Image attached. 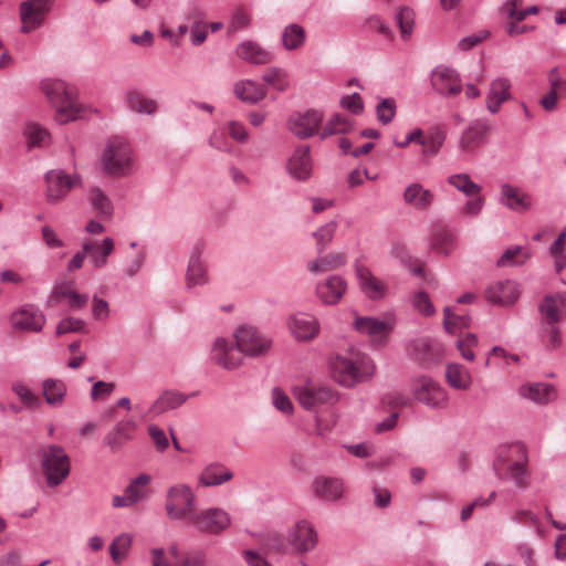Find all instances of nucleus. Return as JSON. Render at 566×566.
<instances>
[{"label":"nucleus","instance_id":"79ce46f5","mask_svg":"<svg viewBox=\"0 0 566 566\" xmlns=\"http://www.w3.org/2000/svg\"><path fill=\"white\" fill-rule=\"evenodd\" d=\"M20 19L22 21L21 32L30 33L39 28L44 21V14L30 8V3L20 4Z\"/></svg>","mask_w":566,"mask_h":566},{"label":"nucleus","instance_id":"4c0bfd02","mask_svg":"<svg viewBox=\"0 0 566 566\" xmlns=\"http://www.w3.org/2000/svg\"><path fill=\"white\" fill-rule=\"evenodd\" d=\"M447 138L446 130L440 125H434L428 129L427 136L423 135V144H420L423 154L434 156L442 148Z\"/></svg>","mask_w":566,"mask_h":566},{"label":"nucleus","instance_id":"2f4dec72","mask_svg":"<svg viewBox=\"0 0 566 566\" xmlns=\"http://www.w3.org/2000/svg\"><path fill=\"white\" fill-rule=\"evenodd\" d=\"M233 473L221 463H211L207 465L198 478V484L200 486H217L227 481H230Z\"/></svg>","mask_w":566,"mask_h":566},{"label":"nucleus","instance_id":"1a4fd4ad","mask_svg":"<svg viewBox=\"0 0 566 566\" xmlns=\"http://www.w3.org/2000/svg\"><path fill=\"white\" fill-rule=\"evenodd\" d=\"M189 523L200 533L219 535L231 525V517L220 507H209L193 512Z\"/></svg>","mask_w":566,"mask_h":566},{"label":"nucleus","instance_id":"338daca9","mask_svg":"<svg viewBox=\"0 0 566 566\" xmlns=\"http://www.w3.org/2000/svg\"><path fill=\"white\" fill-rule=\"evenodd\" d=\"M340 105L356 115L363 113L364 111V103L358 93L344 96L340 99Z\"/></svg>","mask_w":566,"mask_h":566},{"label":"nucleus","instance_id":"864d4df0","mask_svg":"<svg viewBox=\"0 0 566 566\" xmlns=\"http://www.w3.org/2000/svg\"><path fill=\"white\" fill-rule=\"evenodd\" d=\"M397 23L400 29L401 38L403 40L409 39L412 33L413 23H415V12L412 9L408 7L400 8L397 14Z\"/></svg>","mask_w":566,"mask_h":566},{"label":"nucleus","instance_id":"9d476101","mask_svg":"<svg viewBox=\"0 0 566 566\" xmlns=\"http://www.w3.org/2000/svg\"><path fill=\"white\" fill-rule=\"evenodd\" d=\"M45 199L51 205L64 200L70 190L80 182L78 176L67 175L62 169H52L45 174Z\"/></svg>","mask_w":566,"mask_h":566},{"label":"nucleus","instance_id":"3c124183","mask_svg":"<svg viewBox=\"0 0 566 566\" xmlns=\"http://www.w3.org/2000/svg\"><path fill=\"white\" fill-rule=\"evenodd\" d=\"M133 543V537L123 533L115 537L109 546V553L114 563L119 564L126 557Z\"/></svg>","mask_w":566,"mask_h":566},{"label":"nucleus","instance_id":"72a5a7b5","mask_svg":"<svg viewBox=\"0 0 566 566\" xmlns=\"http://www.w3.org/2000/svg\"><path fill=\"white\" fill-rule=\"evenodd\" d=\"M127 107L138 114L153 115L157 111L156 101L148 98L143 92L132 88L124 95Z\"/></svg>","mask_w":566,"mask_h":566},{"label":"nucleus","instance_id":"7ed1b4c3","mask_svg":"<svg viewBox=\"0 0 566 566\" xmlns=\"http://www.w3.org/2000/svg\"><path fill=\"white\" fill-rule=\"evenodd\" d=\"M526 465L527 452L522 444L502 448L493 463L495 473L501 480H512L520 489L528 485Z\"/></svg>","mask_w":566,"mask_h":566},{"label":"nucleus","instance_id":"f257e3e1","mask_svg":"<svg viewBox=\"0 0 566 566\" xmlns=\"http://www.w3.org/2000/svg\"><path fill=\"white\" fill-rule=\"evenodd\" d=\"M234 337V343L217 338L212 347L211 359L224 369L238 368L242 364L243 355L263 356L271 347V340L252 326H240Z\"/></svg>","mask_w":566,"mask_h":566},{"label":"nucleus","instance_id":"393cba45","mask_svg":"<svg viewBox=\"0 0 566 566\" xmlns=\"http://www.w3.org/2000/svg\"><path fill=\"white\" fill-rule=\"evenodd\" d=\"M500 202L516 212H525L532 206V199L527 193L509 184L501 187Z\"/></svg>","mask_w":566,"mask_h":566},{"label":"nucleus","instance_id":"052dcab7","mask_svg":"<svg viewBox=\"0 0 566 566\" xmlns=\"http://www.w3.org/2000/svg\"><path fill=\"white\" fill-rule=\"evenodd\" d=\"M478 345V337L475 334H467L464 338L457 342V347L460 350L462 357L469 361L474 360V353L472 348Z\"/></svg>","mask_w":566,"mask_h":566},{"label":"nucleus","instance_id":"e433bc0d","mask_svg":"<svg viewBox=\"0 0 566 566\" xmlns=\"http://www.w3.org/2000/svg\"><path fill=\"white\" fill-rule=\"evenodd\" d=\"M42 391L46 403L60 406L66 395V386L62 380L49 378L43 380Z\"/></svg>","mask_w":566,"mask_h":566},{"label":"nucleus","instance_id":"13d9d810","mask_svg":"<svg viewBox=\"0 0 566 566\" xmlns=\"http://www.w3.org/2000/svg\"><path fill=\"white\" fill-rule=\"evenodd\" d=\"M73 332H86L85 322L75 317H65L56 326V335H63Z\"/></svg>","mask_w":566,"mask_h":566},{"label":"nucleus","instance_id":"bf43d9fd","mask_svg":"<svg viewBox=\"0 0 566 566\" xmlns=\"http://www.w3.org/2000/svg\"><path fill=\"white\" fill-rule=\"evenodd\" d=\"M444 318L443 326L448 333H453L455 327H467L469 325V317L465 315H457L451 312L449 307L443 310Z\"/></svg>","mask_w":566,"mask_h":566},{"label":"nucleus","instance_id":"423d86ee","mask_svg":"<svg viewBox=\"0 0 566 566\" xmlns=\"http://www.w3.org/2000/svg\"><path fill=\"white\" fill-rule=\"evenodd\" d=\"M41 464L49 486L60 485L71 471L70 458L57 444H51L43 450Z\"/></svg>","mask_w":566,"mask_h":566},{"label":"nucleus","instance_id":"0e129e2a","mask_svg":"<svg viewBox=\"0 0 566 566\" xmlns=\"http://www.w3.org/2000/svg\"><path fill=\"white\" fill-rule=\"evenodd\" d=\"M115 389V385L113 382H106L103 380L96 381L91 391V398L93 400L106 399Z\"/></svg>","mask_w":566,"mask_h":566},{"label":"nucleus","instance_id":"cd10ccee","mask_svg":"<svg viewBox=\"0 0 566 566\" xmlns=\"http://www.w3.org/2000/svg\"><path fill=\"white\" fill-rule=\"evenodd\" d=\"M203 245L201 242H198L191 252L186 281L188 287H193L196 285H202L207 283V270L205 264L200 261V255L202 253Z\"/></svg>","mask_w":566,"mask_h":566},{"label":"nucleus","instance_id":"b1692460","mask_svg":"<svg viewBox=\"0 0 566 566\" xmlns=\"http://www.w3.org/2000/svg\"><path fill=\"white\" fill-rule=\"evenodd\" d=\"M346 287L347 285L343 277L332 275L316 286V294L324 304L334 305L340 301Z\"/></svg>","mask_w":566,"mask_h":566},{"label":"nucleus","instance_id":"2eb2a0df","mask_svg":"<svg viewBox=\"0 0 566 566\" xmlns=\"http://www.w3.org/2000/svg\"><path fill=\"white\" fill-rule=\"evenodd\" d=\"M431 84L443 96H455L462 91L459 74L448 66H438L432 71Z\"/></svg>","mask_w":566,"mask_h":566},{"label":"nucleus","instance_id":"412c9836","mask_svg":"<svg viewBox=\"0 0 566 566\" xmlns=\"http://www.w3.org/2000/svg\"><path fill=\"white\" fill-rule=\"evenodd\" d=\"M355 270L359 286L369 300H380L386 295L387 285L377 279L367 266L356 264Z\"/></svg>","mask_w":566,"mask_h":566},{"label":"nucleus","instance_id":"c85d7f7f","mask_svg":"<svg viewBox=\"0 0 566 566\" xmlns=\"http://www.w3.org/2000/svg\"><path fill=\"white\" fill-rule=\"evenodd\" d=\"M135 429L136 423L132 419L120 420L105 436L104 442L112 451H117L133 438Z\"/></svg>","mask_w":566,"mask_h":566},{"label":"nucleus","instance_id":"6e6552de","mask_svg":"<svg viewBox=\"0 0 566 566\" xmlns=\"http://www.w3.org/2000/svg\"><path fill=\"white\" fill-rule=\"evenodd\" d=\"M415 399L430 408H443L448 401L446 390L429 376H416L410 382Z\"/></svg>","mask_w":566,"mask_h":566},{"label":"nucleus","instance_id":"de8ad7c7","mask_svg":"<svg viewBox=\"0 0 566 566\" xmlns=\"http://www.w3.org/2000/svg\"><path fill=\"white\" fill-rule=\"evenodd\" d=\"M531 254L521 245H513L504 251L497 260V266H515L524 264Z\"/></svg>","mask_w":566,"mask_h":566},{"label":"nucleus","instance_id":"69168bd1","mask_svg":"<svg viewBox=\"0 0 566 566\" xmlns=\"http://www.w3.org/2000/svg\"><path fill=\"white\" fill-rule=\"evenodd\" d=\"M413 305L424 316H431L434 313V307L428 294L424 292L416 294Z\"/></svg>","mask_w":566,"mask_h":566},{"label":"nucleus","instance_id":"5fc2aeb1","mask_svg":"<svg viewBox=\"0 0 566 566\" xmlns=\"http://www.w3.org/2000/svg\"><path fill=\"white\" fill-rule=\"evenodd\" d=\"M24 135L30 147L42 146L50 137L46 129L34 123H29L25 126Z\"/></svg>","mask_w":566,"mask_h":566},{"label":"nucleus","instance_id":"c756f323","mask_svg":"<svg viewBox=\"0 0 566 566\" xmlns=\"http://www.w3.org/2000/svg\"><path fill=\"white\" fill-rule=\"evenodd\" d=\"M84 248L92 265L101 269L107 264V256L114 251V241L111 238H105L102 242L87 241Z\"/></svg>","mask_w":566,"mask_h":566},{"label":"nucleus","instance_id":"ea45409f","mask_svg":"<svg viewBox=\"0 0 566 566\" xmlns=\"http://www.w3.org/2000/svg\"><path fill=\"white\" fill-rule=\"evenodd\" d=\"M186 400L187 397L181 392L166 391L153 403L150 412L163 413L181 406Z\"/></svg>","mask_w":566,"mask_h":566},{"label":"nucleus","instance_id":"a18cd8bd","mask_svg":"<svg viewBox=\"0 0 566 566\" xmlns=\"http://www.w3.org/2000/svg\"><path fill=\"white\" fill-rule=\"evenodd\" d=\"M337 228H338L337 221L331 220L312 233V235L315 240V243H316L318 254H321L327 248V245L333 241Z\"/></svg>","mask_w":566,"mask_h":566},{"label":"nucleus","instance_id":"774afa93","mask_svg":"<svg viewBox=\"0 0 566 566\" xmlns=\"http://www.w3.org/2000/svg\"><path fill=\"white\" fill-rule=\"evenodd\" d=\"M92 315L96 321H105L109 316L108 303L105 300L99 298L97 295H94L93 297Z\"/></svg>","mask_w":566,"mask_h":566},{"label":"nucleus","instance_id":"20e7f679","mask_svg":"<svg viewBox=\"0 0 566 566\" xmlns=\"http://www.w3.org/2000/svg\"><path fill=\"white\" fill-rule=\"evenodd\" d=\"M42 90L50 103L56 108L55 119L60 124L75 120L80 116L76 104V92L61 80H49L42 83Z\"/></svg>","mask_w":566,"mask_h":566},{"label":"nucleus","instance_id":"6e6d98bb","mask_svg":"<svg viewBox=\"0 0 566 566\" xmlns=\"http://www.w3.org/2000/svg\"><path fill=\"white\" fill-rule=\"evenodd\" d=\"M261 544L269 551L283 554L286 552V543L284 536L276 532H269L261 536Z\"/></svg>","mask_w":566,"mask_h":566},{"label":"nucleus","instance_id":"bb28decb","mask_svg":"<svg viewBox=\"0 0 566 566\" xmlns=\"http://www.w3.org/2000/svg\"><path fill=\"white\" fill-rule=\"evenodd\" d=\"M433 199L434 196L431 190L426 189L419 182L410 184L403 191L405 203L420 211L428 210L431 207Z\"/></svg>","mask_w":566,"mask_h":566},{"label":"nucleus","instance_id":"dca6fc26","mask_svg":"<svg viewBox=\"0 0 566 566\" xmlns=\"http://www.w3.org/2000/svg\"><path fill=\"white\" fill-rule=\"evenodd\" d=\"M286 169L295 180L305 181L310 179L313 171L310 146L302 145L296 147L287 159Z\"/></svg>","mask_w":566,"mask_h":566},{"label":"nucleus","instance_id":"0eeeda50","mask_svg":"<svg viewBox=\"0 0 566 566\" xmlns=\"http://www.w3.org/2000/svg\"><path fill=\"white\" fill-rule=\"evenodd\" d=\"M195 505L196 497L189 485L177 484L168 490L165 507L169 518L189 521L195 512Z\"/></svg>","mask_w":566,"mask_h":566},{"label":"nucleus","instance_id":"39448f33","mask_svg":"<svg viewBox=\"0 0 566 566\" xmlns=\"http://www.w3.org/2000/svg\"><path fill=\"white\" fill-rule=\"evenodd\" d=\"M104 170L112 176H126L134 170V156L130 145L123 137L108 140L103 153Z\"/></svg>","mask_w":566,"mask_h":566},{"label":"nucleus","instance_id":"e2e57ef3","mask_svg":"<svg viewBox=\"0 0 566 566\" xmlns=\"http://www.w3.org/2000/svg\"><path fill=\"white\" fill-rule=\"evenodd\" d=\"M323 265V271L328 272L336 270L345 264V255L339 252H332L324 256H319Z\"/></svg>","mask_w":566,"mask_h":566},{"label":"nucleus","instance_id":"a19ab883","mask_svg":"<svg viewBox=\"0 0 566 566\" xmlns=\"http://www.w3.org/2000/svg\"><path fill=\"white\" fill-rule=\"evenodd\" d=\"M305 42V30L296 23H291L284 28L282 33L283 46L289 50H297Z\"/></svg>","mask_w":566,"mask_h":566},{"label":"nucleus","instance_id":"09e8293b","mask_svg":"<svg viewBox=\"0 0 566 566\" xmlns=\"http://www.w3.org/2000/svg\"><path fill=\"white\" fill-rule=\"evenodd\" d=\"M262 80L277 91H286L290 87L289 73L281 67H269L262 75Z\"/></svg>","mask_w":566,"mask_h":566},{"label":"nucleus","instance_id":"5701e85b","mask_svg":"<svg viewBox=\"0 0 566 566\" xmlns=\"http://www.w3.org/2000/svg\"><path fill=\"white\" fill-rule=\"evenodd\" d=\"M518 394L537 405H547L557 398L556 388L546 382H530L520 387Z\"/></svg>","mask_w":566,"mask_h":566},{"label":"nucleus","instance_id":"8fccbe9b","mask_svg":"<svg viewBox=\"0 0 566 566\" xmlns=\"http://www.w3.org/2000/svg\"><path fill=\"white\" fill-rule=\"evenodd\" d=\"M88 200L92 207L101 214L109 218L113 214V206L107 196L97 187L88 191Z\"/></svg>","mask_w":566,"mask_h":566},{"label":"nucleus","instance_id":"473e14b6","mask_svg":"<svg viewBox=\"0 0 566 566\" xmlns=\"http://www.w3.org/2000/svg\"><path fill=\"white\" fill-rule=\"evenodd\" d=\"M238 56L253 64H266L272 61L273 55L253 41H244L237 48Z\"/></svg>","mask_w":566,"mask_h":566},{"label":"nucleus","instance_id":"680f3d73","mask_svg":"<svg viewBox=\"0 0 566 566\" xmlns=\"http://www.w3.org/2000/svg\"><path fill=\"white\" fill-rule=\"evenodd\" d=\"M251 23L250 14L242 10H235L230 19L229 33H234L240 30L247 29Z\"/></svg>","mask_w":566,"mask_h":566},{"label":"nucleus","instance_id":"58836bf2","mask_svg":"<svg viewBox=\"0 0 566 566\" xmlns=\"http://www.w3.org/2000/svg\"><path fill=\"white\" fill-rule=\"evenodd\" d=\"M446 378L451 387L460 390L468 389L472 381L470 373L459 364L448 365Z\"/></svg>","mask_w":566,"mask_h":566},{"label":"nucleus","instance_id":"a211bd4d","mask_svg":"<svg viewBox=\"0 0 566 566\" xmlns=\"http://www.w3.org/2000/svg\"><path fill=\"white\" fill-rule=\"evenodd\" d=\"M311 490L317 499L335 502L343 496L344 483L338 478L321 475L313 480Z\"/></svg>","mask_w":566,"mask_h":566},{"label":"nucleus","instance_id":"c03bdc74","mask_svg":"<svg viewBox=\"0 0 566 566\" xmlns=\"http://www.w3.org/2000/svg\"><path fill=\"white\" fill-rule=\"evenodd\" d=\"M353 129V124L349 119L340 114L332 116L323 127L319 137L325 139L329 136L337 134H346Z\"/></svg>","mask_w":566,"mask_h":566},{"label":"nucleus","instance_id":"603ef678","mask_svg":"<svg viewBox=\"0 0 566 566\" xmlns=\"http://www.w3.org/2000/svg\"><path fill=\"white\" fill-rule=\"evenodd\" d=\"M11 390L18 396L21 403L27 408H38L41 405L40 398L21 380L11 384Z\"/></svg>","mask_w":566,"mask_h":566},{"label":"nucleus","instance_id":"ddd939ff","mask_svg":"<svg viewBox=\"0 0 566 566\" xmlns=\"http://www.w3.org/2000/svg\"><path fill=\"white\" fill-rule=\"evenodd\" d=\"M294 394L300 405L306 410H313L321 405H333L338 400L336 392L326 386L297 387Z\"/></svg>","mask_w":566,"mask_h":566},{"label":"nucleus","instance_id":"7c9ffc66","mask_svg":"<svg viewBox=\"0 0 566 566\" xmlns=\"http://www.w3.org/2000/svg\"><path fill=\"white\" fill-rule=\"evenodd\" d=\"M233 93L238 99L250 105L259 103L266 95L265 88L252 80H241L237 82L233 87Z\"/></svg>","mask_w":566,"mask_h":566},{"label":"nucleus","instance_id":"f3484780","mask_svg":"<svg viewBox=\"0 0 566 566\" xmlns=\"http://www.w3.org/2000/svg\"><path fill=\"white\" fill-rule=\"evenodd\" d=\"M485 297L494 305L511 306L520 297V290L513 281H500L486 289Z\"/></svg>","mask_w":566,"mask_h":566},{"label":"nucleus","instance_id":"a878e982","mask_svg":"<svg viewBox=\"0 0 566 566\" xmlns=\"http://www.w3.org/2000/svg\"><path fill=\"white\" fill-rule=\"evenodd\" d=\"M511 82L509 78L499 77L490 83L486 96V108L492 114H496L501 105L511 98Z\"/></svg>","mask_w":566,"mask_h":566},{"label":"nucleus","instance_id":"9b49d317","mask_svg":"<svg viewBox=\"0 0 566 566\" xmlns=\"http://www.w3.org/2000/svg\"><path fill=\"white\" fill-rule=\"evenodd\" d=\"M323 113L316 109L294 112L289 116L287 129L300 139H307L318 133L323 122Z\"/></svg>","mask_w":566,"mask_h":566},{"label":"nucleus","instance_id":"6ab92c4d","mask_svg":"<svg viewBox=\"0 0 566 566\" xmlns=\"http://www.w3.org/2000/svg\"><path fill=\"white\" fill-rule=\"evenodd\" d=\"M289 327L295 339L306 342L313 339L319 331L317 319L310 314L297 313L290 317Z\"/></svg>","mask_w":566,"mask_h":566},{"label":"nucleus","instance_id":"49530a36","mask_svg":"<svg viewBox=\"0 0 566 566\" xmlns=\"http://www.w3.org/2000/svg\"><path fill=\"white\" fill-rule=\"evenodd\" d=\"M150 482L148 474H139L133 479L130 483L125 488V493L129 497L133 504L144 500L147 495V485Z\"/></svg>","mask_w":566,"mask_h":566},{"label":"nucleus","instance_id":"aec40b11","mask_svg":"<svg viewBox=\"0 0 566 566\" xmlns=\"http://www.w3.org/2000/svg\"><path fill=\"white\" fill-rule=\"evenodd\" d=\"M11 321L14 328L40 332L45 324V316L39 308L29 305L13 313Z\"/></svg>","mask_w":566,"mask_h":566},{"label":"nucleus","instance_id":"4be33fe9","mask_svg":"<svg viewBox=\"0 0 566 566\" xmlns=\"http://www.w3.org/2000/svg\"><path fill=\"white\" fill-rule=\"evenodd\" d=\"M407 352L413 359L427 365L439 356L440 348L431 338L418 337L408 344Z\"/></svg>","mask_w":566,"mask_h":566},{"label":"nucleus","instance_id":"4468645a","mask_svg":"<svg viewBox=\"0 0 566 566\" xmlns=\"http://www.w3.org/2000/svg\"><path fill=\"white\" fill-rule=\"evenodd\" d=\"M491 128V124L485 119L473 120L460 136V150L465 154L475 153L486 142Z\"/></svg>","mask_w":566,"mask_h":566},{"label":"nucleus","instance_id":"f704fd0d","mask_svg":"<svg viewBox=\"0 0 566 566\" xmlns=\"http://www.w3.org/2000/svg\"><path fill=\"white\" fill-rule=\"evenodd\" d=\"M566 304V298L564 296L554 297L552 295L545 296L543 302L539 305V312L542 314L543 325L544 324H553L558 323L562 319L563 315H566V312L563 313L559 310V305Z\"/></svg>","mask_w":566,"mask_h":566},{"label":"nucleus","instance_id":"c9c22d12","mask_svg":"<svg viewBox=\"0 0 566 566\" xmlns=\"http://www.w3.org/2000/svg\"><path fill=\"white\" fill-rule=\"evenodd\" d=\"M354 326L359 333L373 337L386 336L391 331V327L388 323L369 316L357 317L355 319Z\"/></svg>","mask_w":566,"mask_h":566},{"label":"nucleus","instance_id":"f03ea898","mask_svg":"<svg viewBox=\"0 0 566 566\" xmlns=\"http://www.w3.org/2000/svg\"><path fill=\"white\" fill-rule=\"evenodd\" d=\"M329 366L334 379L345 387H354L358 382L370 379L375 374L374 361L360 352L333 357Z\"/></svg>","mask_w":566,"mask_h":566},{"label":"nucleus","instance_id":"f8f14e48","mask_svg":"<svg viewBox=\"0 0 566 566\" xmlns=\"http://www.w3.org/2000/svg\"><path fill=\"white\" fill-rule=\"evenodd\" d=\"M287 544L296 553H307L317 544V533L306 520L297 521L287 532Z\"/></svg>","mask_w":566,"mask_h":566},{"label":"nucleus","instance_id":"37998d69","mask_svg":"<svg viewBox=\"0 0 566 566\" xmlns=\"http://www.w3.org/2000/svg\"><path fill=\"white\" fill-rule=\"evenodd\" d=\"M447 181L468 197L478 196L481 192V186L474 182L468 174L450 175Z\"/></svg>","mask_w":566,"mask_h":566},{"label":"nucleus","instance_id":"4d7b16f0","mask_svg":"<svg viewBox=\"0 0 566 566\" xmlns=\"http://www.w3.org/2000/svg\"><path fill=\"white\" fill-rule=\"evenodd\" d=\"M396 102L394 98H384L376 107L377 118L384 125L389 124L396 115Z\"/></svg>","mask_w":566,"mask_h":566}]
</instances>
